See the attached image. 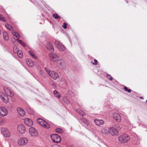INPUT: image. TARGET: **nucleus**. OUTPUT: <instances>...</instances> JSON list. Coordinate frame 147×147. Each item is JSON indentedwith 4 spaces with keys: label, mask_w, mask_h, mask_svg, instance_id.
<instances>
[{
    "label": "nucleus",
    "mask_w": 147,
    "mask_h": 147,
    "mask_svg": "<svg viewBox=\"0 0 147 147\" xmlns=\"http://www.w3.org/2000/svg\"><path fill=\"white\" fill-rule=\"evenodd\" d=\"M26 63L28 66L31 67H32L34 65L33 62L30 59L26 61Z\"/></svg>",
    "instance_id": "obj_20"
},
{
    "label": "nucleus",
    "mask_w": 147,
    "mask_h": 147,
    "mask_svg": "<svg viewBox=\"0 0 147 147\" xmlns=\"http://www.w3.org/2000/svg\"><path fill=\"white\" fill-rule=\"evenodd\" d=\"M108 131L109 133L112 136H117L119 135L118 130L113 127H111L109 128Z\"/></svg>",
    "instance_id": "obj_5"
},
{
    "label": "nucleus",
    "mask_w": 147,
    "mask_h": 147,
    "mask_svg": "<svg viewBox=\"0 0 147 147\" xmlns=\"http://www.w3.org/2000/svg\"><path fill=\"white\" fill-rule=\"evenodd\" d=\"M114 119L118 122H120L121 120V117L120 115L117 113H114L113 115Z\"/></svg>",
    "instance_id": "obj_14"
},
{
    "label": "nucleus",
    "mask_w": 147,
    "mask_h": 147,
    "mask_svg": "<svg viewBox=\"0 0 147 147\" xmlns=\"http://www.w3.org/2000/svg\"><path fill=\"white\" fill-rule=\"evenodd\" d=\"M119 142L123 143H126L130 139L129 136L127 134H124L119 136L118 138Z\"/></svg>",
    "instance_id": "obj_3"
},
{
    "label": "nucleus",
    "mask_w": 147,
    "mask_h": 147,
    "mask_svg": "<svg viewBox=\"0 0 147 147\" xmlns=\"http://www.w3.org/2000/svg\"><path fill=\"white\" fill-rule=\"evenodd\" d=\"M28 142V139L25 137L21 138L18 141V144L20 146H23L26 144Z\"/></svg>",
    "instance_id": "obj_6"
},
{
    "label": "nucleus",
    "mask_w": 147,
    "mask_h": 147,
    "mask_svg": "<svg viewBox=\"0 0 147 147\" xmlns=\"http://www.w3.org/2000/svg\"><path fill=\"white\" fill-rule=\"evenodd\" d=\"M2 132L4 136L6 137H9L10 136V134L6 128H3L2 129Z\"/></svg>",
    "instance_id": "obj_12"
},
{
    "label": "nucleus",
    "mask_w": 147,
    "mask_h": 147,
    "mask_svg": "<svg viewBox=\"0 0 147 147\" xmlns=\"http://www.w3.org/2000/svg\"><path fill=\"white\" fill-rule=\"evenodd\" d=\"M16 40H17L19 42V43L23 47L25 46L26 45L25 43L23 42L21 40L18 39H17Z\"/></svg>",
    "instance_id": "obj_33"
},
{
    "label": "nucleus",
    "mask_w": 147,
    "mask_h": 147,
    "mask_svg": "<svg viewBox=\"0 0 147 147\" xmlns=\"http://www.w3.org/2000/svg\"><path fill=\"white\" fill-rule=\"evenodd\" d=\"M94 62L92 64H93V65H97V62H98L97 61L96 59H94Z\"/></svg>",
    "instance_id": "obj_40"
},
{
    "label": "nucleus",
    "mask_w": 147,
    "mask_h": 147,
    "mask_svg": "<svg viewBox=\"0 0 147 147\" xmlns=\"http://www.w3.org/2000/svg\"><path fill=\"white\" fill-rule=\"evenodd\" d=\"M53 17L55 19H58L60 18V16L56 13H54L53 15Z\"/></svg>",
    "instance_id": "obj_34"
},
{
    "label": "nucleus",
    "mask_w": 147,
    "mask_h": 147,
    "mask_svg": "<svg viewBox=\"0 0 147 147\" xmlns=\"http://www.w3.org/2000/svg\"><path fill=\"white\" fill-rule=\"evenodd\" d=\"M3 35L4 39L6 40H8L9 38L7 32H4L3 33Z\"/></svg>",
    "instance_id": "obj_21"
},
{
    "label": "nucleus",
    "mask_w": 147,
    "mask_h": 147,
    "mask_svg": "<svg viewBox=\"0 0 147 147\" xmlns=\"http://www.w3.org/2000/svg\"><path fill=\"white\" fill-rule=\"evenodd\" d=\"M77 112L80 115L82 116H85L86 114L84 113V112L82 111L79 109H77L76 110Z\"/></svg>",
    "instance_id": "obj_29"
},
{
    "label": "nucleus",
    "mask_w": 147,
    "mask_h": 147,
    "mask_svg": "<svg viewBox=\"0 0 147 147\" xmlns=\"http://www.w3.org/2000/svg\"><path fill=\"white\" fill-rule=\"evenodd\" d=\"M8 114L7 110L4 107H0V115L2 117L5 116Z\"/></svg>",
    "instance_id": "obj_9"
},
{
    "label": "nucleus",
    "mask_w": 147,
    "mask_h": 147,
    "mask_svg": "<svg viewBox=\"0 0 147 147\" xmlns=\"http://www.w3.org/2000/svg\"><path fill=\"white\" fill-rule=\"evenodd\" d=\"M57 48L59 50L61 51H64L65 49V47L62 44L60 46H59Z\"/></svg>",
    "instance_id": "obj_28"
},
{
    "label": "nucleus",
    "mask_w": 147,
    "mask_h": 147,
    "mask_svg": "<svg viewBox=\"0 0 147 147\" xmlns=\"http://www.w3.org/2000/svg\"><path fill=\"white\" fill-rule=\"evenodd\" d=\"M52 141L55 143H58L60 142L61 140V137L57 134H53L51 136Z\"/></svg>",
    "instance_id": "obj_4"
},
{
    "label": "nucleus",
    "mask_w": 147,
    "mask_h": 147,
    "mask_svg": "<svg viewBox=\"0 0 147 147\" xmlns=\"http://www.w3.org/2000/svg\"><path fill=\"white\" fill-rule=\"evenodd\" d=\"M5 26L9 30L11 31H13V28L10 25L6 24L5 25Z\"/></svg>",
    "instance_id": "obj_25"
},
{
    "label": "nucleus",
    "mask_w": 147,
    "mask_h": 147,
    "mask_svg": "<svg viewBox=\"0 0 147 147\" xmlns=\"http://www.w3.org/2000/svg\"><path fill=\"white\" fill-rule=\"evenodd\" d=\"M50 59L53 62L58 61L59 60V57L55 53L50 54L49 55Z\"/></svg>",
    "instance_id": "obj_7"
},
{
    "label": "nucleus",
    "mask_w": 147,
    "mask_h": 147,
    "mask_svg": "<svg viewBox=\"0 0 147 147\" xmlns=\"http://www.w3.org/2000/svg\"><path fill=\"white\" fill-rule=\"evenodd\" d=\"M67 24L65 23H64L63 24V25L62 26V27L64 28L65 29L67 28Z\"/></svg>",
    "instance_id": "obj_38"
},
{
    "label": "nucleus",
    "mask_w": 147,
    "mask_h": 147,
    "mask_svg": "<svg viewBox=\"0 0 147 147\" xmlns=\"http://www.w3.org/2000/svg\"><path fill=\"white\" fill-rule=\"evenodd\" d=\"M18 131L21 134H24L26 131V128L25 126L22 124L19 125L17 127Z\"/></svg>",
    "instance_id": "obj_8"
},
{
    "label": "nucleus",
    "mask_w": 147,
    "mask_h": 147,
    "mask_svg": "<svg viewBox=\"0 0 147 147\" xmlns=\"http://www.w3.org/2000/svg\"><path fill=\"white\" fill-rule=\"evenodd\" d=\"M0 20H1L3 22H6V20L4 18L1 14H0Z\"/></svg>",
    "instance_id": "obj_35"
},
{
    "label": "nucleus",
    "mask_w": 147,
    "mask_h": 147,
    "mask_svg": "<svg viewBox=\"0 0 147 147\" xmlns=\"http://www.w3.org/2000/svg\"><path fill=\"white\" fill-rule=\"evenodd\" d=\"M11 34L18 38H20V35L17 32H14L13 31H12L11 32Z\"/></svg>",
    "instance_id": "obj_23"
},
{
    "label": "nucleus",
    "mask_w": 147,
    "mask_h": 147,
    "mask_svg": "<svg viewBox=\"0 0 147 147\" xmlns=\"http://www.w3.org/2000/svg\"><path fill=\"white\" fill-rule=\"evenodd\" d=\"M47 49L50 51L53 52L54 51V48L53 45L50 43H49L48 44Z\"/></svg>",
    "instance_id": "obj_16"
},
{
    "label": "nucleus",
    "mask_w": 147,
    "mask_h": 147,
    "mask_svg": "<svg viewBox=\"0 0 147 147\" xmlns=\"http://www.w3.org/2000/svg\"><path fill=\"white\" fill-rule=\"evenodd\" d=\"M4 90L6 94L2 92H0V97L3 101L6 103L9 101L8 97L7 95L11 90L7 87H4Z\"/></svg>",
    "instance_id": "obj_1"
},
{
    "label": "nucleus",
    "mask_w": 147,
    "mask_h": 147,
    "mask_svg": "<svg viewBox=\"0 0 147 147\" xmlns=\"http://www.w3.org/2000/svg\"><path fill=\"white\" fill-rule=\"evenodd\" d=\"M107 76H110V78H109V80H111V81H112V80H113V78H112V77L110 75H109V74H107Z\"/></svg>",
    "instance_id": "obj_42"
},
{
    "label": "nucleus",
    "mask_w": 147,
    "mask_h": 147,
    "mask_svg": "<svg viewBox=\"0 0 147 147\" xmlns=\"http://www.w3.org/2000/svg\"><path fill=\"white\" fill-rule=\"evenodd\" d=\"M45 70L46 72L54 80H56L59 77V75L56 72L52 70H49L46 68Z\"/></svg>",
    "instance_id": "obj_2"
},
{
    "label": "nucleus",
    "mask_w": 147,
    "mask_h": 147,
    "mask_svg": "<svg viewBox=\"0 0 147 147\" xmlns=\"http://www.w3.org/2000/svg\"><path fill=\"white\" fill-rule=\"evenodd\" d=\"M13 51L15 53H16L18 56L20 58H21L22 57V51L20 50H17L15 52L14 50H13Z\"/></svg>",
    "instance_id": "obj_18"
},
{
    "label": "nucleus",
    "mask_w": 147,
    "mask_h": 147,
    "mask_svg": "<svg viewBox=\"0 0 147 147\" xmlns=\"http://www.w3.org/2000/svg\"><path fill=\"white\" fill-rule=\"evenodd\" d=\"M30 114H33V112L31 113Z\"/></svg>",
    "instance_id": "obj_44"
},
{
    "label": "nucleus",
    "mask_w": 147,
    "mask_h": 147,
    "mask_svg": "<svg viewBox=\"0 0 147 147\" xmlns=\"http://www.w3.org/2000/svg\"><path fill=\"white\" fill-rule=\"evenodd\" d=\"M53 94L55 96L58 98H60L61 96L60 93L58 92L56 90H55L53 92Z\"/></svg>",
    "instance_id": "obj_19"
},
{
    "label": "nucleus",
    "mask_w": 147,
    "mask_h": 147,
    "mask_svg": "<svg viewBox=\"0 0 147 147\" xmlns=\"http://www.w3.org/2000/svg\"><path fill=\"white\" fill-rule=\"evenodd\" d=\"M140 98L141 99H143V97H140Z\"/></svg>",
    "instance_id": "obj_43"
},
{
    "label": "nucleus",
    "mask_w": 147,
    "mask_h": 147,
    "mask_svg": "<svg viewBox=\"0 0 147 147\" xmlns=\"http://www.w3.org/2000/svg\"><path fill=\"white\" fill-rule=\"evenodd\" d=\"M81 120L82 122L84 123L87 125H88L89 124V123L87 120L85 119L84 117H82L81 119Z\"/></svg>",
    "instance_id": "obj_24"
},
{
    "label": "nucleus",
    "mask_w": 147,
    "mask_h": 147,
    "mask_svg": "<svg viewBox=\"0 0 147 147\" xmlns=\"http://www.w3.org/2000/svg\"><path fill=\"white\" fill-rule=\"evenodd\" d=\"M17 111L20 116H24L25 114V113L23 109L21 108H18L17 109Z\"/></svg>",
    "instance_id": "obj_15"
},
{
    "label": "nucleus",
    "mask_w": 147,
    "mask_h": 147,
    "mask_svg": "<svg viewBox=\"0 0 147 147\" xmlns=\"http://www.w3.org/2000/svg\"><path fill=\"white\" fill-rule=\"evenodd\" d=\"M101 131L102 134H104L107 135L108 134L107 130L105 128L101 129Z\"/></svg>",
    "instance_id": "obj_26"
},
{
    "label": "nucleus",
    "mask_w": 147,
    "mask_h": 147,
    "mask_svg": "<svg viewBox=\"0 0 147 147\" xmlns=\"http://www.w3.org/2000/svg\"><path fill=\"white\" fill-rule=\"evenodd\" d=\"M37 121L41 125H42L43 123L45 121V120H43L41 118H38L37 119Z\"/></svg>",
    "instance_id": "obj_30"
},
{
    "label": "nucleus",
    "mask_w": 147,
    "mask_h": 147,
    "mask_svg": "<svg viewBox=\"0 0 147 147\" xmlns=\"http://www.w3.org/2000/svg\"><path fill=\"white\" fill-rule=\"evenodd\" d=\"M94 122L98 126L103 125L104 123V121L103 120L101 119L99 120L96 118L94 119Z\"/></svg>",
    "instance_id": "obj_13"
},
{
    "label": "nucleus",
    "mask_w": 147,
    "mask_h": 147,
    "mask_svg": "<svg viewBox=\"0 0 147 147\" xmlns=\"http://www.w3.org/2000/svg\"><path fill=\"white\" fill-rule=\"evenodd\" d=\"M24 121L25 124L28 126H31L33 124V122L32 120L28 118L24 119Z\"/></svg>",
    "instance_id": "obj_11"
},
{
    "label": "nucleus",
    "mask_w": 147,
    "mask_h": 147,
    "mask_svg": "<svg viewBox=\"0 0 147 147\" xmlns=\"http://www.w3.org/2000/svg\"><path fill=\"white\" fill-rule=\"evenodd\" d=\"M115 128L117 130H118V131L119 130H120L121 129V127L120 126L118 125H115Z\"/></svg>",
    "instance_id": "obj_36"
},
{
    "label": "nucleus",
    "mask_w": 147,
    "mask_h": 147,
    "mask_svg": "<svg viewBox=\"0 0 147 147\" xmlns=\"http://www.w3.org/2000/svg\"><path fill=\"white\" fill-rule=\"evenodd\" d=\"M41 126L47 129L49 128L50 127L49 124L45 121L43 123Z\"/></svg>",
    "instance_id": "obj_17"
},
{
    "label": "nucleus",
    "mask_w": 147,
    "mask_h": 147,
    "mask_svg": "<svg viewBox=\"0 0 147 147\" xmlns=\"http://www.w3.org/2000/svg\"><path fill=\"white\" fill-rule=\"evenodd\" d=\"M29 133L32 136H35L38 135V132L36 129L33 127H30L29 129Z\"/></svg>",
    "instance_id": "obj_10"
},
{
    "label": "nucleus",
    "mask_w": 147,
    "mask_h": 147,
    "mask_svg": "<svg viewBox=\"0 0 147 147\" xmlns=\"http://www.w3.org/2000/svg\"><path fill=\"white\" fill-rule=\"evenodd\" d=\"M51 147H61L60 146L57 144L53 145L51 146Z\"/></svg>",
    "instance_id": "obj_41"
},
{
    "label": "nucleus",
    "mask_w": 147,
    "mask_h": 147,
    "mask_svg": "<svg viewBox=\"0 0 147 147\" xmlns=\"http://www.w3.org/2000/svg\"><path fill=\"white\" fill-rule=\"evenodd\" d=\"M28 53L34 59H37V57L36 56V55H35L34 54V52L32 51H28Z\"/></svg>",
    "instance_id": "obj_22"
},
{
    "label": "nucleus",
    "mask_w": 147,
    "mask_h": 147,
    "mask_svg": "<svg viewBox=\"0 0 147 147\" xmlns=\"http://www.w3.org/2000/svg\"><path fill=\"white\" fill-rule=\"evenodd\" d=\"M124 88L125 90L126 91H127L129 92H131V90L130 89H128L126 86Z\"/></svg>",
    "instance_id": "obj_37"
},
{
    "label": "nucleus",
    "mask_w": 147,
    "mask_h": 147,
    "mask_svg": "<svg viewBox=\"0 0 147 147\" xmlns=\"http://www.w3.org/2000/svg\"><path fill=\"white\" fill-rule=\"evenodd\" d=\"M56 131L57 133H61L63 132V130L61 128H57L56 129Z\"/></svg>",
    "instance_id": "obj_32"
},
{
    "label": "nucleus",
    "mask_w": 147,
    "mask_h": 147,
    "mask_svg": "<svg viewBox=\"0 0 147 147\" xmlns=\"http://www.w3.org/2000/svg\"><path fill=\"white\" fill-rule=\"evenodd\" d=\"M60 62L61 63H60V65H61L63 64H65V63L64 61L63 60H60Z\"/></svg>",
    "instance_id": "obj_39"
},
{
    "label": "nucleus",
    "mask_w": 147,
    "mask_h": 147,
    "mask_svg": "<svg viewBox=\"0 0 147 147\" xmlns=\"http://www.w3.org/2000/svg\"><path fill=\"white\" fill-rule=\"evenodd\" d=\"M14 93L13 91L12 90H11L7 95H8L10 97H12Z\"/></svg>",
    "instance_id": "obj_31"
},
{
    "label": "nucleus",
    "mask_w": 147,
    "mask_h": 147,
    "mask_svg": "<svg viewBox=\"0 0 147 147\" xmlns=\"http://www.w3.org/2000/svg\"><path fill=\"white\" fill-rule=\"evenodd\" d=\"M62 44L60 41L57 40H55V45L57 48L60 46Z\"/></svg>",
    "instance_id": "obj_27"
},
{
    "label": "nucleus",
    "mask_w": 147,
    "mask_h": 147,
    "mask_svg": "<svg viewBox=\"0 0 147 147\" xmlns=\"http://www.w3.org/2000/svg\"><path fill=\"white\" fill-rule=\"evenodd\" d=\"M146 102L147 103V100H146Z\"/></svg>",
    "instance_id": "obj_45"
}]
</instances>
